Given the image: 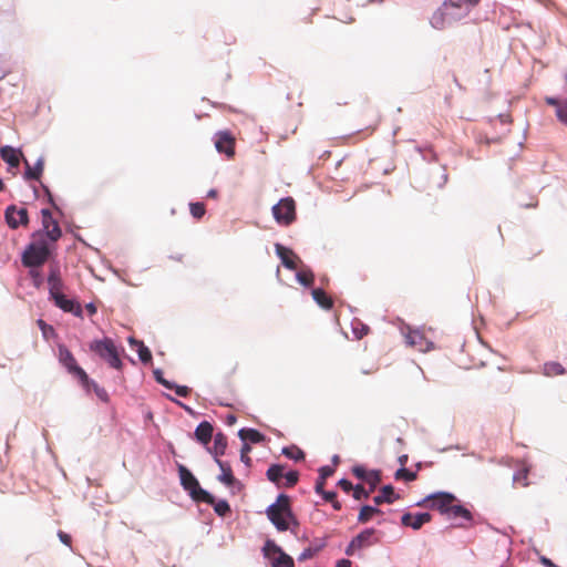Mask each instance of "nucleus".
Returning <instances> with one entry per match:
<instances>
[{
  "instance_id": "obj_7",
  "label": "nucleus",
  "mask_w": 567,
  "mask_h": 567,
  "mask_svg": "<svg viewBox=\"0 0 567 567\" xmlns=\"http://www.w3.org/2000/svg\"><path fill=\"white\" fill-rule=\"evenodd\" d=\"M456 502V497L451 493L440 492L427 495L425 498L416 503L419 507L439 511L442 515H446L452 503Z\"/></svg>"
},
{
  "instance_id": "obj_40",
  "label": "nucleus",
  "mask_w": 567,
  "mask_h": 567,
  "mask_svg": "<svg viewBox=\"0 0 567 567\" xmlns=\"http://www.w3.org/2000/svg\"><path fill=\"white\" fill-rule=\"evenodd\" d=\"M214 509L219 516H225L230 512V506L226 501H219L218 503H214Z\"/></svg>"
},
{
  "instance_id": "obj_21",
  "label": "nucleus",
  "mask_w": 567,
  "mask_h": 567,
  "mask_svg": "<svg viewBox=\"0 0 567 567\" xmlns=\"http://www.w3.org/2000/svg\"><path fill=\"white\" fill-rule=\"evenodd\" d=\"M449 519L462 518L463 520L471 523L473 519L472 513L460 504L452 503L446 515Z\"/></svg>"
},
{
  "instance_id": "obj_35",
  "label": "nucleus",
  "mask_w": 567,
  "mask_h": 567,
  "mask_svg": "<svg viewBox=\"0 0 567 567\" xmlns=\"http://www.w3.org/2000/svg\"><path fill=\"white\" fill-rule=\"evenodd\" d=\"M282 454L286 455L287 457L291 458V460H295V461H300V460L305 458L303 451L300 450L297 446L284 447L282 449Z\"/></svg>"
},
{
  "instance_id": "obj_61",
  "label": "nucleus",
  "mask_w": 567,
  "mask_h": 567,
  "mask_svg": "<svg viewBox=\"0 0 567 567\" xmlns=\"http://www.w3.org/2000/svg\"><path fill=\"white\" fill-rule=\"evenodd\" d=\"M45 193L50 194L48 188H45ZM49 197H50V202H52L51 195H49Z\"/></svg>"
},
{
  "instance_id": "obj_13",
  "label": "nucleus",
  "mask_w": 567,
  "mask_h": 567,
  "mask_svg": "<svg viewBox=\"0 0 567 567\" xmlns=\"http://www.w3.org/2000/svg\"><path fill=\"white\" fill-rule=\"evenodd\" d=\"M432 520V515L429 513H405L401 517V524L405 527H411L414 530L420 529L424 524Z\"/></svg>"
},
{
  "instance_id": "obj_58",
  "label": "nucleus",
  "mask_w": 567,
  "mask_h": 567,
  "mask_svg": "<svg viewBox=\"0 0 567 567\" xmlns=\"http://www.w3.org/2000/svg\"><path fill=\"white\" fill-rule=\"evenodd\" d=\"M227 423H228L229 425L235 424V423H236V416H235V415H233V414L228 415V416H227Z\"/></svg>"
},
{
  "instance_id": "obj_39",
  "label": "nucleus",
  "mask_w": 567,
  "mask_h": 567,
  "mask_svg": "<svg viewBox=\"0 0 567 567\" xmlns=\"http://www.w3.org/2000/svg\"><path fill=\"white\" fill-rule=\"evenodd\" d=\"M556 116L560 123L567 126V100H564V103L556 110Z\"/></svg>"
},
{
  "instance_id": "obj_51",
  "label": "nucleus",
  "mask_w": 567,
  "mask_h": 567,
  "mask_svg": "<svg viewBox=\"0 0 567 567\" xmlns=\"http://www.w3.org/2000/svg\"><path fill=\"white\" fill-rule=\"evenodd\" d=\"M545 101L548 105L554 106L556 110H558L559 105L564 103V101L557 100L555 97H546Z\"/></svg>"
},
{
  "instance_id": "obj_17",
  "label": "nucleus",
  "mask_w": 567,
  "mask_h": 567,
  "mask_svg": "<svg viewBox=\"0 0 567 567\" xmlns=\"http://www.w3.org/2000/svg\"><path fill=\"white\" fill-rule=\"evenodd\" d=\"M52 299L54 300L55 306L62 309L63 311L73 313L76 317H82L81 305L75 300L66 298L64 293L59 295Z\"/></svg>"
},
{
  "instance_id": "obj_2",
  "label": "nucleus",
  "mask_w": 567,
  "mask_h": 567,
  "mask_svg": "<svg viewBox=\"0 0 567 567\" xmlns=\"http://www.w3.org/2000/svg\"><path fill=\"white\" fill-rule=\"evenodd\" d=\"M50 256V246L42 233L33 235L32 241L27 246L22 254V264L25 267H40Z\"/></svg>"
},
{
  "instance_id": "obj_59",
  "label": "nucleus",
  "mask_w": 567,
  "mask_h": 567,
  "mask_svg": "<svg viewBox=\"0 0 567 567\" xmlns=\"http://www.w3.org/2000/svg\"><path fill=\"white\" fill-rule=\"evenodd\" d=\"M405 461H406V456H402V457H400V462H401V464H404V462H405Z\"/></svg>"
},
{
  "instance_id": "obj_10",
  "label": "nucleus",
  "mask_w": 567,
  "mask_h": 567,
  "mask_svg": "<svg viewBox=\"0 0 567 567\" xmlns=\"http://www.w3.org/2000/svg\"><path fill=\"white\" fill-rule=\"evenodd\" d=\"M375 529L368 528L358 534L347 546L346 554L348 556H353L357 550H360L365 547H370L378 543V539L374 537Z\"/></svg>"
},
{
  "instance_id": "obj_24",
  "label": "nucleus",
  "mask_w": 567,
  "mask_h": 567,
  "mask_svg": "<svg viewBox=\"0 0 567 567\" xmlns=\"http://www.w3.org/2000/svg\"><path fill=\"white\" fill-rule=\"evenodd\" d=\"M25 163V166H27V169L24 172V178L25 179H40L42 173H43V168H44V161L43 158H39L37 161V163L34 164V166H30V164L28 163V161H24Z\"/></svg>"
},
{
  "instance_id": "obj_57",
  "label": "nucleus",
  "mask_w": 567,
  "mask_h": 567,
  "mask_svg": "<svg viewBox=\"0 0 567 567\" xmlns=\"http://www.w3.org/2000/svg\"><path fill=\"white\" fill-rule=\"evenodd\" d=\"M217 196H218V192L216 189H210L207 193V197H209V198H216Z\"/></svg>"
},
{
  "instance_id": "obj_32",
  "label": "nucleus",
  "mask_w": 567,
  "mask_h": 567,
  "mask_svg": "<svg viewBox=\"0 0 567 567\" xmlns=\"http://www.w3.org/2000/svg\"><path fill=\"white\" fill-rule=\"evenodd\" d=\"M381 513L378 507L364 505L361 507L358 522L361 524L368 523L375 514Z\"/></svg>"
},
{
  "instance_id": "obj_9",
  "label": "nucleus",
  "mask_w": 567,
  "mask_h": 567,
  "mask_svg": "<svg viewBox=\"0 0 567 567\" xmlns=\"http://www.w3.org/2000/svg\"><path fill=\"white\" fill-rule=\"evenodd\" d=\"M272 215L277 223L288 226L296 219V203L293 198L286 197L272 207Z\"/></svg>"
},
{
  "instance_id": "obj_60",
  "label": "nucleus",
  "mask_w": 567,
  "mask_h": 567,
  "mask_svg": "<svg viewBox=\"0 0 567 567\" xmlns=\"http://www.w3.org/2000/svg\"><path fill=\"white\" fill-rule=\"evenodd\" d=\"M3 188H4V184H3V182L0 179V192H1V190H3Z\"/></svg>"
},
{
  "instance_id": "obj_25",
  "label": "nucleus",
  "mask_w": 567,
  "mask_h": 567,
  "mask_svg": "<svg viewBox=\"0 0 567 567\" xmlns=\"http://www.w3.org/2000/svg\"><path fill=\"white\" fill-rule=\"evenodd\" d=\"M227 447V437L223 433H217L214 437V445L210 450V453L214 455L215 460L219 458V456L225 454Z\"/></svg>"
},
{
  "instance_id": "obj_16",
  "label": "nucleus",
  "mask_w": 567,
  "mask_h": 567,
  "mask_svg": "<svg viewBox=\"0 0 567 567\" xmlns=\"http://www.w3.org/2000/svg\"><path fill=\"white\" fill-rule=\"evenodd\" d=\"M276 254L281 259L282 265L290 269L296 270L298 268L299 257L289 248L284 247L280 244H276Z\"/></svg>"
},
{
  "instance_id": "obj_53",
  "label": "nucleus",
  "mask_w": 567,
  "mask_h": 567,
  "mask_svg": "<svg viewBox=\"0 0 567 567\" xmlns=\"http://www.w3.org/2000/svg\"><path fill=\"white\" fill-rule=\"evenodd\" d=\"M320 494L323 496V498H324L327 502H330V503H331V502L336 498V496H337L336 492H324V489H322V493H320Z\"/></svg>"
},
{
  "instance_id": "obj_12",
  "label": "nucleus",
  "mask_w": 567,
  "mask_h": 567,
  "mask_svg": "<svg viewBox=\"0 0 567 567\" xmlns=\"http://www.w3.org/2000/svg\"><path fill=\"white\" fill-rule=\"evenodd\" d=\"M42 215V226L45 231L44 238L55 243L62 236L61 228L55 219H53L52 214L49 209L44 208L41 210Z\"/></svg>"
},
{
  "instance_id": "obj_1",
  "label": "nucleus",
  "mask_w": 567,
  "mask_h": 567,
  "mask_svg": "<svg viewBox=\"0 0 567 567\" xmlns=\"http://www.w3.org/2000/svg\"><path fill=\"white\" fill-rule=\"evenodd\" d=\"M268 519L279 532L289 529L290 524L298 525L290 506V498L286 494H280L276 502L266 511Z\"/></svg>"
},
{
  "instance_id": "obj_8",
  "label": "nucleus",
  "mask_w": 567,
  "mask_h": 567,
  "mask_svg": "<svg viewBox=\"0 0 567 567\" xmlns=\"http://www.w3.org/2000/svg\"><path fill=\"white\" fill-rule=\"evenodd\" d=\"M262 553L266 558L271 559L272 567H295L293 559L271 539L266 540Z\"/></svg>"
},
{
  "instance_id": "obj_44",
  "label": "nucleus",
  "mask_w": 567,
  "mask_h": 567,
  "mask_svg": "<svg viewBox=\"0 0 567 567\" xmlns=\"http://www.w3.org/2000/svg\"><path fill=\"white\" fill-rule=\"evenodd\" d=\"M154 377L156 379V381L158 383H161L163 386H165L166 389H173V383L167 381L164 377H163V372L161 370H155L154 371Z\"/></svg>"
},
{
  "instance_id": "obj_48",
  "label": "nucleus",
  "mask_w": 567,
  "mask_h": 567,
  "mask_svg": "<svg viewBox=\"0 0 567 567\" xmlns=\"http://www.w3.org/2000/svg\"><path fill=\"white\" fill-rule=\"evenodd\" d=\"M338 485L340 486V488L342 491H344L346 493H349L350 491H353V485L350 481L346 480V478H342L338 482Z\"/></svg>"
},
{
  "instance_id": "obj_55",
  "label": "nucleus",
  "mask_w": 567,
  "mask_h": 567,
  "mask_svg": "<svg viewBox=\"0 0 567 567\" xmlns=\"http://www.w3.org/2000/svg\"><path fill=\"white\" fill-rule=\"evenodd\" d=\"M85 308L90 315L96 313V307L93 303H87Z\"/></svg>"
},
{
  "instance_id": "obj_38",
  "label": "nucleus",
  "mask_w": 567,
  "mask_h": 567,
  "mask_svg": "<svg viewBox=\"0 0 567 567\" xmlns=\"http://www.w3.org/2000/svg\"><path fill=\"white\" fill-rule=\"evenodd\" d=\"M365 483H368L372 488H375L381 482V475L378 471H371L365 477Z\"/></svg>"
},
{
  "instance_id": "obj_23",
  "label": "nucleus",
  "mask_w": 567,
  "mask_h": 567,
  "mask_svg": "<svg viewBox=\"0 0 567 567\" xmlns=\"http://www.w3.org/2000/svg\"><path fill=\"white\" fill-rule=\"evenodd\" d=\"M398 496L394 494V488L392 485H385L380 489V494L373 497V502L377 506L388 503H393Z\"/></svg>"
},
{
  "instance_id": "obj_37",
  "label": "nucleus",
  "mask_w": 567,
  "mask_h": 567,
  "mask_svg": "<svg viewBox=\"0 0 567 567\" xmlns=\"http://www.w3.org/2000/svg\"><path fill=\"white\" fill-rule=\"evenodd\" d=\"M395 478L396 480H405L408 482H412L416 478V473L415 472H411L409 470H406L405 467H401L396 471L395 473Z\"/></svg>"
},
{
  "instance_id": "obj_41",
  "label": "nucleus",
  "mask_w": 567,
  "mask_h": 567,
  "mask_svg": "<svg viewBox=\"0 0 567 567\" xmlns=\"http://www.w3.org/2000/svg\"><path fill=\"white\" fill-rule=\"evenodd\" d=\"M251 451V447L248 443H244L240 450V460L244 462L247 466H250L251 458L249 457V453Z\"/></svg>"
},
{
  "instance_id": "obj_49",
  "label": "nucleus",
  "mask_w": 567,
  "mask_h": 567,
  "mask_svg": "<svg viewBox=\"0 0 567 567\" xmlns=\"http://www.w3.org/2000/svg\"><path fill=\"white\" fill-rule=\"evenodd\" d=\"M38 326L42 330L44 337H47L48 332H53V328L45 323L42 319L38 320Z\"/></svg>"
},
{
  "instance_id": "obj_27",
  "label": "nucleus",
  "mask_w": 567,
  "mask_h": 567,
  "mask_svg": "<svg viewBox=\"0 0 567 567\" xmlns=\"http://www.w3.org/2000/svg\"><path fill=\"white\" fill-rule=\"evenodd\" d=\"M239 437L245 442L260 443L265 441V435L255 429H241L239 431Z\"/></svg>"
},
{
  "instance_id": "obj_47",
  "label": "nucleus",
  "mask_w": 567,
  "mask_h": 567,
  "mask_svg": "<svg viewBox=\"0 0 567 567\" xmlns=\"http://www.w3.org/2000/svg\"><path fill=\"white\" fill-rule=\"evenodd\" d=\"M352 473L355 477H358L359 480H362V481H365V477L369 474V472L365 468H363L362 466H354L352 468Z\"/></svg>"
},
{
  "instance_id": "obj_62",
  "label": "nucleus",
  "mask_w": 567,
  "mask_h": 567,
  "mask_svg": "<svg viewBox=\"0 0 567 567\" xmlns=\"http://www.w3.org/2000/svg\"><path fill=\"white\" fill-rule=\"evenodd\" d=\"M368 491H370V494H371L374 491V488H372V486H370Z\"/></svg>"
},
{
  "instance_id": "obj_6",
  "label": "nucleus",
  "mask_w": 567,
  "mask_h": 567,
  "mask_svg": "<svg viewBox=\"0 0 567 567\" xmlns=\"http://www.w3.org/2000/svg\"><path fill=\"white\" fill-rule=\"evenodd\" d=\"M59 362L68 370L70 374L79 380L85 388L90 389V379L86 372L78 364L72 352L63 344L59 346Z\"/></svg>"
},
{
  "instance_id": "obj_45",
  "label": "nucleus",
  "mask_w": 567,
  "mask_h": 567,
  "mask_svg": "<svg viewBox=\"0 0 567 567\" xmlns=\"http://www.w3.org/2000/svg\"><path fill=\"white\" fill-rule=\"evenodd\" d=\"M178 396L186 398L190 393V389L186 385H177L173 383V389Z\"/></svg>"
},
{
  "instance_id": "obj_20",
  "label": "nucleus",
  "mask_w": 567,
  "mask_h": 567,
  "mask_svg": "<svg viewBox=\"0 0 567 567\" xmlns=\"http://www.w3.org/2000/svg\"><path fill=\"white\" fill-rule=\"evenodd\" d=\"M213 425L207 421H203L197 425L195 430V437L198 442L206 445L210 442L213 437Z\"/></svg>"
},
{
  "instance_id": "obj_50",
  "label": "nucleus",
  "mask_w": 567,
  "mask_h": 567,
  "mask_svg": "<svg viewBox=\"0 0 567 567\" xmlns=\"http://www.w3.org/2000/svg\"><path fill=\"white\" fill-rule=\"evenodd\" d=\"M58 536H59L60 540H61L63 544H65V545H68V546H70V545H71V540H72V539H71V536H70L69 534H66V533H64V532L60 530V532H59V534H58Z\"/></svg>"
},
{
  "instance_id": "obj_11",
  "label": "nucleus",
  "mask_w": 567,
  "mask_h": 567,
  "mask_svg": "<svg viewBox=\"0 0 567 567\" xmlns=\"http://www.w3.org/2000/svg\"><path fill=\"white\" fill-rule=\"evenodd\" d=\"M6 221L11 229L29 224L28 210L24 207L18 208L14 205L8 206L4 213Z\"/></svg>"
},
{
  "instance_id": "obj_4",
  "label": "nucleus",
  "mask_w": 567,
  "mask_h": 567,
  "mask_svg": "<svg viewBox=\"0 0 567 567\" xmlns=\"http://www.w3.org/2000/svg\"><path fill=\"white\" fill-rule=\"evenodd\" d=\"M178 473L183 488L189 492L192 498L206 504H214V496L203 489L197 478L184 465H178Z\"/></svg>"
},
{
  "instance_id": "obj_56",
  "label": "nucleus",
  "mask_w": 567,
  "mask_h": 567,
  "mask_svg": "<svg viewBox=\"0 0 567 567\" xmlns=\"http://www.w3.org/2000/svg\"><path fill=\"white\" fill-rule=\"evenodd\" d=\"M332 504V507L336 509V511H340L342 505L340 502H338L336 498L331 502Z\"/></svg>"
},
{
  "instance_id": "obj_18",
  "label": "nucleus",
  "mask_w": 567,
  "mask_h": 567,
  "mask_svg": "<svg viewBox=\"0 0 567 567\" xmlns=\"http://www.w3.org/2000/svg\"><path fill=\"white\" fill-rule=\"evenodd\" d=\"M49 292L51 298L63 293V281L58 267H52L48 277Z\"/></svg>"
},
{
  "instance_id": "obj_3",
  "label": "nucleus",
  "mask_w": 567,
  "mask_h": 567,
  "mask_svg": "<svg viewBox=\"0 0 567 567\" xmlns=\"http://www.w3.org/2000/svg\"><path fill=\"white\" fill-rule=\"evenodd\" d=\"M468 13L457 1L445 0L431 17V24L437 30H443L452 23L465 18Z\"/></svg>"
},
{
  "instance_id": "obj_5",
  "label": "nucleus",
  "mask_w": 567,
  "mask_h": 567,
  "mask_svg": "<svg viewBox=\"0 0 567 567\" xmlns=\"http://www.w3.org/2000/svg\"><path fill=\"white\" fill-rule=\"evenodd\" d=\"M90 350L106 361L111 368L116 370L122 369V360L111 338L92 341L90 343Z\"/></svg>"
},
{
  "instance_id": "obj_19",
  "label": "nucleus",
  "mask_w": 567,
  "mask_h": 567,
  "mask_svg": "<svg viewBox=\"0 0 567 567\" xmlns=\"http://www.w3.org/2000/svg\"><path fill=\"white\" fill-rule=\"evenodd\" d=\"M1 158L9 164L10 167L17 168L20 165L22 153L11 146H3L0 150Z\"/></svg>"
},
{
  "instance_id": "obj_29",
  "label": "nucleus",
  "mask_w": 567,
  "mask_h": 567,
  "mask_svg": "<svg viewBox=\"0 0 567 567\" xmlns=\"http://www.w3.org/2000/svg\"><path fill=\"white\" fill-rule=\"evenodd\" d=\"M130 343L131 346L137 347L138 357L143 363H148L152 360V353L150 349L145 347L142 341H137L133 338H130Z\"/></svg>"
},
{
  "instance_id": "obj_33",
  "label": "nucleus",
  "mask_w": 567,
  "mask_h": 567,
  "mask_svg": "<svg viewBox=\"0 0 567 567\" xmlns=\"http://www.w3.org/2000/svg\"><path fill=\"white\" fill-rule=\"evenodd\" d=\"M284 466L279 464H274L267 470V478L276 484H279L280 480L284 477Z\"/></svg>"
},
{
  "instance_id": "obj_52",
  "label": "nucleus",
  "mask_w": 567,
  "mask_h": 567,
  "mask_svg": "<svg viewBox=\"0 0 567 567\" xmlns=\"http://www.w3.org/2000/svg\"><path fill=\"white\" fill-rule=\"evenodd\" d=\"M539 563L545 567H558L546 556H539Z\"/></svg>"
},
{
  "instance_id": "obj_31",
  "label": "nucleus",
  "mask_w": 567,
  "mask_h": 567,
  "mask_svg": "<svg viewBox=\"0 0 567 567\" xmlns=\"http://www.w3.org/2000/svg\"><path fill=\"white\" fill-rule=\"evenodd\" d=\"M297 280L305 287H311L315 282V275L311 269L302 268L297 272Z\"/></svg>"
},
{
  "instance_id": "obj_26",
  "label": "nucleus",
  "mask_w": 567,
  "mask_h": 567,
  "mask_svg": "<svg viewBox=\"0 0 567 567\" xmlns=\"http://www.w3.org/2000/svg\"><path fill=\"white\" fill-rule=\"evenodd\" d=\"M315 301L323 309L329 310L333 307V300L322 289L316 288L311 292Z\"/></svg>"
},
{
  "instance_id": "obj_42",
  "label": "nucleus",
  "mask_w": 567,
  "mask_h": 567,
  "mask_svg": "<svg viewBox=\"0 0 567 567\" xmlns=\"http://www.w3.org/2000/svg\"><path fill=\"white\" fill-rule=\"evenodd\" d=\"M370 496V491H367L362 485H357L353 487V497L357 501L368 498Z\"/></svg>"
},
{
  "instance_id": "obj_30",
  "label": "nucleus",
  "mask_w": 567,
  "mask_h": 567,
  "mask_svg": "<svg viewBox=\"0 0 567 567\" xmlns=\"http://www.w3.org/2000/svg\"><path fill=\"white\" fill-rule=\"evenodd\" d=\"M333 474V470L330 466H322L319 470V478L316 482L315 491L317 493H322V489L326 484V480Z\"/></svg>"
},
{
  "instance_id": "obj_36",
  "label": "nucleus",
  "mask_w": 567,
  "mask_h": 567,
  "mask_svg": "<svg viewBox=\"0 0 567 567\" xmlns=\"http://www.w3.org/2000/svg\"><path fill=\"white\" fill-rule=\"evenodd\" d=\"M189 210H190L192 216L195 219H200L206 213L205 205H204V203H200V202L190 203Z\"/></svg>"
},
{
  "instance_id": "obj_28",
  "label": "nucleus",
  "mask_w": 567,
  "mask_h": 567,
  "mask_svg": "<svg viewBox=\"0 0 567 567\" xmlns=\"http://www.w3.org/2000/svg\"><path fill=\"white\" fill-rule=\"evenodd\" d=\"M543 374L546 377H556V375H563L566 373L565 368L559 363L555 361L546 362L543 365Z\"/></svg>"
},
{
  "instance_id": "obj_43",
  "label": "nucleus",
  "mask_w": 567,
  "mask_h": 567,
  "mask_svg": "<svg viewBox=\"0 0 567 567\" xmlns=\"http://www.w3.org/2000/svg\"><path fill=\"white\" fill-rule=\"evenodd\" d=\"M285 480H286V486L287 487H292L297 484L298 482V478H299V474L297 471H290L288 473H286L284 475Z\"/></svg>"
},
{
  "instance_id": "obj_14",
  "label": "nucleus",
  "mask_w": 567,
  "mask_h": 567,
  "mask_svg": "<svg viewBox=\"0 0 567 567\" xmlns=\"http://www.w3.org/2000/svg\"><path fill=\"white\" fill-rule=\"evenodd\" d=\"M215 146L219 153H225L228 157H233L235 154V138L229 132H219Z\"/></svg>"
},
{
  "instance_id": "obj_54",
  "label": "nucleus",
  "mask_w": 567,
  "mask_h": 567,
  "mask_svg": "<svg viewBox=\"0 0 567 567\" xmlns=\"http://www.w3.org/2000/svg\"><path fill=\"white\" fill-rule=\"evenodd\" d=\"M352 563L349 559H340L337 561L336 567H351Z\"/></svg>"
},
{
  "instance_id": "obj_22",
  "label": "nucleus",
  "mask_w": 567,
  "mask_h": 567,
  "mask_svg": "<svg viewBox=\"0 0 567 567\" xmlns=\"http://www.w3.org/2000/svg\"><path fill=\"white\" fill-rule=\"evenodd\" d=\"M216 463L221 471V474L218 476V480L227 486L234 485L236 478L233 474L230 465L227 462H224L219 458H216Z\"/></svg>"
},
{
  "instance_id": "obj_34",
  "label": "nucleus",
  "mask_w": 567,
  "mask_h": 567,
  "mask_svg": "<svg viewBox=\"0 0 567 567\" xmlns=\"http://www.w3.org/2000/svg\"><path fill=\"white\" fill-rule=\"evenodd\" d=\"M326 546L324 543H320L316 546H310L308 548H306L301 554L300 556L298 557V559L300 561H305L307 559H310L312 558L315 555H317L323 547Z\"/></svg>"
},
{
  "instance_id": "obj_46",
  "label": "nucleus",
  "mask_w": 567,
  "mask_h": 567,
  "mask_svg": "<svg viewBox=\"0 0 567 567\" xmlns=\"http://www.w3.org/2000/svg\"><path fill=\"white\" fill-rule=\"evenodd\" d=\"M91 385L94 388V391H95L96 395L101 400L107 401V399H109L107 392L103 388H100L96 383H94L93 381L90 380V386Z\"/></svg>"
},
{
  "instance_id": "obj_15",
  "label": "nucleus",
  "mask_w": 567,
  "mask_h": 567,
  "mask_svg": "<svg viewBox=\"0 0 567 567\" xmlns=\"http://www.w3.org/2000/svg\"><path fill=\"white\" fill-rule=\"evenodd\" d=\"M405 342L410 347L416 349L417 351H422V352L429 351L433 346L432 342L426 340V338L423 336V333H421L417 330H410L405 334Z\"/></svg>"
}]
</instances>
